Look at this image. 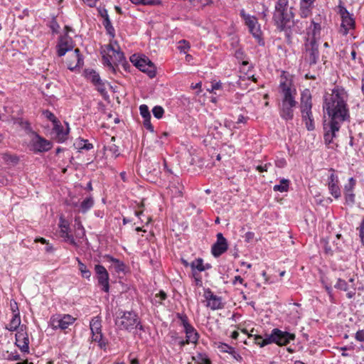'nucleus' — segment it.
<instances>
[{"instance_id": "1", "label": "nucleus", "mask_w": 364, "mask_h": 364, "mask_svg": "<svg viewBox=\"0 0 364 364\" xmlns=\"http://www.w3.org/2000/svg\"><path fill=\"white\" fill-rule=\"evenodd\" d=\"M323 108L330 117L331 122L341 124L350 118L347 94L341 87H334L331 94L325 96Z\"/></svg>"}, {"instance_id": "2", "label": "nucleus", "mask_w": 364, "mask_h": 364, "mask_svg": "<svg viewBox=\"0 0 364 364\" xmlns=\"http://www.w3.org/2000/svg\"><path fill=\"white\" fill-rule=\"evenodd\" d=\"M279 94L280 99L278 103V110L280 117L286 122L291 121L294 116V109L296 107V90L291 80L281 76Z\"/></svg>"}, {"instance_id": "3", "label": "nucleus", "mask_w": 364, "mask_h": 364, "mask_svg": "<svg viewBox=\"0 0 364 364\" xmlns=\"http://www.w3.org/2000/svg\"><path fill=\"white\" fill-rule=\"evenodd\" d=\"M293 8L289 5L288 0H277L273 13L272 20L278 31L284 33L289 39L294 26Z\"/></svg>"}, {"instance_id": "4", "label": "nucleus", "mask_w": 364, "mask_h": 364, "mask_svg": "<svg viewBox=\"0 0 364 364\" xmlns=\"http://www.w3.org/2000/svg\"><path fill=\"white\" fill-rule=\"evenodd\" d=\"M250 337H253L254 342L262 348L271 343H275L279 346H287L291 341L295 340L296 336L294 333L288 331L273 328L270 334H266L265 338L260 335H250Z\"/></svg>"}, {"instance_id": "5", "label": "nucleus", "mask_w": 364, "mask_h": 364, "mask_svg": "<svg viewBox=\"0 0 364 364\" xmlns=\"http://www.w3.org/2000/svg\"><path fill=\"white\" fill-rule=\"evenodd\" d=\"M115 325L119 330L131 331L133 329L144 331L138 315L132 311H119L115 318Z\"/></svg>"}, {"instance_id": "6", "label": "nucleus", "mask_w": 364, "mask_h": 364, "mask_svg": "<svg viewBox=\"0 0 364 364\" xmlns=\"http://www.w3.org/2000/svg\"><path fill=\"white\" fill-rule=\"evenodd\" d=\"M311 98L309 90L306 89L301 92L300 105L301 118L309 131H313L315 129Z\"/></svg>"}, {"instance_id": "7", "label": "nucleus", "mask_w": 364, "mask_h": 364, "mask_svg": "<svg viewBox=\"0 0 364 364\" xmlns=\"http://www.w3.org/2000/svg\"><path fill=\"white\" fill-rule=\"evenodd\" d=\"M130 61L134 66L139 68L143 73H147L151 77L156 75V68L154 64L145 55H139L134 54L130 57Z\"/></svg>"}, {"instance_id": "8", "label": "nucleus", "mask_w": 364, "mask_h": 364, "mask_svg": "<svg viewBox=\"0 0 364 364\" xmlns=\"http://www.w3.org/2000/svg\"><path fill=\"white\" fill-rule=\"evenodd\" d=\"M76 318L70 314H55L50 319V326L54 329L65 330L72 325Z\"/></svg>"}, {"instance_id": "9", "label": "nucleus", "mask_w": 364, "mask_h": 364, "mask_svg": "<svg viewBox=\"0 0 364 364\" xmlns=\"http://www.w3.org/2000/svg\"><path fill=\"white\" fill-rule=\"evenodd\" d=\"M320 53L318 50V44L316 40L311 39L305 44L304 59L310 66L316 65L319 60Z\"/></svg>"}, {"instance_id": "10", "label": "nucleus", "mask_w": 364, "mask_h": 364, "mask_svg": "<svg viewBox=\"0 0 364 364\" xmlns=\"http://www.w3.org/2000/svg\"><path fill=\"white\" fill-rule=\"evenodd\" d=\"M330 175L328 177L327 185L329 193L335 198L338 199L341 196V191L339 186V180L335 170H329Z\"/></svg>"}, {"instance_id": "11", "label": "nucleus", "mask_w": 364, "mask_h": 364, "mask_svg": "<svg viewBox=\"0 0 364 364\" xmlns=\"http://www.w3.org/2000/svg\"><path fill=\"white\" fill-rule=\"evenodd\" d=\"M95 272L98 284L102 287V290L105 292H108L109 290V277L107 270L104 266L101 264H96L95 266Z\"/></svg>"}, {"instance_id": "12", "label": "nucleus", "mask_w": 364, "mask_h": 364, "mask_svg": "<svg viewBox=\"0 0 364 364\" xmlns=\"http://www.w3.org/2000/svg\"><path fill=\"white\" fill-rule=\"evenodd\" d=\"M355 185V179L350 177L348 179V183H346L343 188L345 204L350 207H353L355 203V194L354 193Z\"/></svg>"}, {"instance_id": "13", "label": "nucleus", "mask_w": 364, "mask_h": 364, "mask_svg": "<svg viewBox=\"0 0 364 364\" xmlns=\"http://www.w3.org/2000/svg\"><path fill=\"white\" fill-rule=\"evenodd\" d=\"M203 296L207 301L206 306L211 310L215 311L224 308L222 297L215 295L210 289H205Z\"/></svg>"}, {"instance_id": "14", "label": "nucleus", "mask_w": 364, "mask_h": 364, "mask_svg": "<svg viewBox=\"0 0 364 364\" xmlns=\"http://www.w3.org/2000/svg\"><path fill=\"white\" fill-rule=\"evenodd\" d=\"M240 16L245 20V24L247 26L250 32L253 35V36L257 38H259L261 32L257 19L255 16L246 14L244 9L240 11Z\"/></svg>"}, {"instance_id": "15", "label": "nucleus", "mask_w": 364, "mask_h": 364, "mask_svg": "<svg viewBox=\"0 0 364 364\" xmlns=\"http://www.w3.org/2000/svg\"><path fill=\"white\" fill-rule=\"evenodd\" d=\"M31 149L36 152H43L50 150L52 144L50 141L36 134L31 141Z\"/></svg>"}, {"instance_id": "16", "label": "nucleus", "mask_w": 364, "mask_h": 364, "mask_svg": "<svg viewBox=\"0 0 364 364\" xmlns=\"http://www.w3.org/2000/svg\"><path fill=\"white\" fill-rule=\"evenodd\" d=\"M216 237L217 240L211 247V252L215 257H218L227 251L228 244L221 232H218Z\"/></svg>"}, {"instance_id": "17", "label": "nucleus", "mask_w": 364, "mask_h": 364, "mask_svg": "<svg viewBox=\"0 0 364 364\" xmlns=\"http://www.w3.org/2000/svg\"><path fill=\"white\" fill-rule=\"evenodd\" d=\"M112 58L106 55H102L103 64L107 66L113 72H115V65L117 63H122L124 60V53L119 49H117L114 53H112Z\"/></svg>"}, {"instance_id": "18", "label": "nucleus", "mask_w": 364, "mask_h": 364, "mask_svg": "<svg viewBox=\"0 0 364 364\" xmlns=\"http://www.w3.org/2000/svg\"><path fill=\"white\" fill-rule=\"evenodd\" d=\"M67 65L68 68L71 71L75 70L76 68H80L83 65V58L78 48L75 49L70 58L67 61Z\"/></svg>"}, {"instance_id": "19", "label": "nucleus", "mask_w": 364, "mask_h": 364, "mask_svg": "<svg viewBox=\"0 0 364 364\" xmlns=\"http://www.w3.org/2000/svg\"><path fill=\"white\" fill-rule=\"evenodd\" d=\"M16 344L23 353H28L29 350V339L27 333L23 331L16 334Z\"/></svg>"}, {"instance_id": "20", "label": "nucleus", "mask_w": 364, "mask_h": 364, "mask_svg": "<svg viewBox=\"0 0 364 364\" xmlns=\"http://www.w3.org/2000/svg\"><path fill=\"white\" fill-rule=\"evenodd\" d=\"M59 227L60 228V236L64 238L65 240L69 241L70 244L76 245V242L73 237L69 234V223L62 217L60 218Z\"/></svg>"}, {"instance_id": "21", "label": "nucleus", "mask_w": 364, "mask_h": 364, "mask_svg": "<svg viewBox=\"0 0 364 364\" xmlns=\"http://www.w3.org/2000/svg\"><path fill=\"white\" fill-rule=\"evenodd\" d=\"M341 21L340 32L343 36H346L350 29L355 28V20L353 18V14L343 16V18H341Z\"/></svg>"}, {"instance_id": "22", "label": "nucleus", "mask_w": 364, "mask_h": 364, "mask_svg": "<svg viewBox=\"0 0 364 364\" xmlns=\"http://www.w3.org/2000/svg\"><path fill=\"white\" fill-rule=\"evenodd\" d=\"M328 127L329 129L326 131L323 136L324 141L326 144H329L333 141L336 132H338L341 128V124L329 122Z\"/></svg>"}, {"instance_id": "23", "label": "nucleus", "mask_w": 364, "mask_h": 364, "mask_svg": "<svg viewBox=\"0 0 364 364\" xmlns=\"http://www.w3.org/2000/svg\"><path fill=\"white\" fill-rule=\"evenodd\" d=\"M105 258H107L109 262L112 263V267L117 273H124L126 272L127 267L123 262L110 255H106Z\"/></svg>"}, {"instance_id": "24", "label": "nucleus", "mask_w": 364, "mask_h": 364, "mask_svg": "<svg viewBox=\"0 0 364 364\" xmlns=\"http://www.w3.org/2000/svg\"><path fill=\"white\" fill-rule=\"evenodd\" d=\"M169 190L173 197L180 198L183 196L184 186L178 180H177L176 181H173L171 183L169 186Z\"/></svg>"}, {"instance_id": "25", "label": "nucleus", "mask_w": 364, "mask_h": 364, "mask_svg": "<svg viewBox=\"0 0 364 364\" xmlns=\"http://www.w3.org/2000/svg\"><path fill=\"white\" fill-rule=\"evenodd\" d=\"M58 48V56L61 57L65 55V53L70 50L73 48L71 43H70V41L67 38L65 39H60L59 43L57 46Z\"/></svg>"}, {"instance_id": "26", "label": "nucleus", "mask_w": 364, "mask_h": 364, "mask_svg": "<svg viewBox=\"0 0 364 364\" xmlns=\"http://www.w3.org/2000/svg\"><path fill=\"white\" fill-rule=\"evenodd\" d=\"M190 267L192 269V272H196V271L198 272H203L206 269H208L211 268V265L210 264H203V260L201 258H198L195 260H193L191 264Z\"/></svg>"}, {"instance_id": "27", "label": "nucleus", "mask_w": 364, "mask_h": 364, "mask_svg": "<svg viewBox=\"0 0 364 364\" xmlns=\"http://www.w3.org/2000/svg\"><path fill=\"white\" fill-rule=\"evenodd\" d=\"M186 338L191 343H196L199 338V334L196 328L191 325L184 328Z\"/></svg>"}, {"instance_id": "28", "label": "nucleus", "mask_w": 364, "mask_h": 364, "mask_svg": "<svg viewBox=\"0 0 364 364\" xmlns=\"http://www.w3.org/2000/svg\"><path fill=\"white\" fill-rule=\"evenodd\" d=\"M21 324V317L19 312L14 314L9 323L6 326V329L9 331H16Z\"/></svg>"}, {"instance_id": "29", "label": "nucleus", "mask_w": 364, "mask_h": 364, "mask_svg": "<svg viewBox=\"0 0 364 364\" xmlns=\"http://www.w3.org/2000/svg\"><path fill=\"white\" fill-rule=\"evenodd\" d=\"M85 76L94 85L102 80L99 73L92 69H86L85 70Z\"/></svg>"}, {"instance_id": "30", "label": "nucleus", "mask_w": 364, "mask_h": 364, "mask_svg": "<svg viewBox=\"0 0 364 364\" xmlns=\"http://www.w3.org/2000/svg\"><path fill=\"white\" fill-rule=\"evenodd\" d=\"M94 205V199L92 196L85 198L80 205V212L82 213H86L90 210Z\"/></svg>"}, {"instance_id": "31", "label": "nucleus", "mask_w": 364, "mask_h": 364, "mask_svg": "<svg viewBox=\"0 0 364 364\" xmlns=\"http://www.w3.org/2000/svg\"><path fill=\"white\" fill-rule=\"evenodd\" d=\"M91 333H97L102 332V324L100 316H95L92 318L90 323Z\"/></svg>"}, {"instance_id": "32", "label": "nucleus", "mask_w": 364, "mask_h": 364, "mask_svg": "<svg viewBox=\"0 0 364 364\" xmlns=\"http://www.w3.org/2000/svg\"><path fill=\"white\" fill-rule=\"evenodd\" d=\"M53 130L56 134L58 138L60 141H64L66 139V136L68 134L69 129L67 128L65 131H64L63 127L61 126L60 122H58L54 124Z\"/></svg>"}, {"instance_id": "33", "label": "nucleus", "mask_w": 364, "mask_h": 364, "mask_svg": "<svg viewBox=\"0 0 364 364\" xmlns=\"http://www.w3.org/2000/svg\"><path fill=\"white\" fill-rule=\"evenodd\" d=\"M321 31V26L318 23L311 21V24L308 28V34L312 36V39L316 40L317 36H319Z\"/></svg>"}, {"instance_id": "34", "label": "nucleus", "mask_w": 364, "mask_h": 364, "mask_svg": "<svg viewBox=\"0 0 364 364\" xmlns=\"http://www.w3.org/2000/svg\"><path fill=\"white\" fill-rule=\"evenodd\" d=\"M76 260L77 261L79 271L80 272L81 276L83 278L90 279L92 274L91 272L87 268V266L85 264H83L78 257L76 258Z\"/></svg>"}, {"instance_id": "35", "label": "nucleus", "mask_w": 364, "mask_h": 364, "mask_svg": "<svg viewBox=\"0 0 364 364\" xmlns=\"http://www.w3.org/2000/svg\"><path fill=\"white\" fill-rule=\"evenodd\" d=\"M289 181L288 179L282 178L279 184L274 185L273 190L281 193L286 192L289 189Z\"/></svg>"}, {"instance_id": "36", "label": "nucleus", "mask_w": 364, "mask_h": 364, "mask_svg": "<svg viewBox=\"0 0 364 364\" xmlns=\"http://www.w3.org/2000/svg\"><path fill=\"white\" fill-rule=\"evenodd\" d=\"M92 340L94 342H97L101 349H105L106 348L107 342L104 340L102 332L92 334Z\"/></svg>"}, {"instance_id": "37", "label": "nucleus", "mask_w": 364, "mask_h": 364, "mask_svg": "<svg viewBox=\"0 0 364 364\" xmlns=\"http://www.w3.org/2000/svg\"><path fill=\"white\" fill-rule=\"evenodd\" d=\"M312 4H306V2L301 1L300 6V15L303 18H306L310 12Z\"/></svg>"}, {"instance_id": "38", "label": "nucleus", "mask_w": 364, "mask_h": 364, "mask_svg": "<svg viewBox=\"0 0 364 364\" xmlns=\"http://www.w3.org/2000/svg\"><path fill=\"white\" fill-rule=\"evenodd\" d=\"M167 297L166 294L164 291H160L159 293L156 294L151 301L155 305H161L164 300Z\"/></svg>"}, {"instance_id": "39", "label": "nucleus", "mask_w": 364, "mask_h": 364, "mask_svg": "<svg viewBox=\"0 0 364 364\" xmlns=\"http://www.w3.org/2000/svg\"><path fill=\"white\" fill-rule=\"evenodd\" d=\"M79 149L90 150L93 148V145L88 142L86 139H80L75 144Z\"/></svg>"}, {"instance_id": "40", "label": "nucleus", "mask_w": 364, "mask_h": 364, "mask_svg": "<svg viewBox=\"0 0 364 364\" xmlns=\"http://www.w3.org/2000/svg\"><path fill=\"white\" fill-rule=\"evenodd\" d=\"M135 4H144V5H159L161 4V0H130Z\"/></svg>"}, {"instance_id": "41", "label": "nucleus", "mask_w": 364, "mask_h": 364, "mask_svg": "<svg viewBox=\"0 0 364 364\" xmlns=\"http://www.w3.org/2000/svg\"><path fill=\"white\" fill-rule=\"evenodd\" d=\"M116 50L117 49L114 47V45L112 43H110L105 46V48L102 51V55H106L107 56H109L111 58H112V55H111V54L114 53Z\"/></svg>"}, {"instance_id": "42", "label": "nucleus", "mask_w": 364, "mask_h": 364, "mask_svg": "<svg viewBox=\"0 0 364 364\" xmlns=\"http://www.w3.org/2000/svg\"><path fill=\"white\" fill-rule=\"evenodd\" d=\"M106 149L107 151H109L112 156H113L114 158H117V156H119V147L115 145L114 144H111L109 145H108L107 147H106Z\"/></svg>"}, {"instance_id": "43", "label": "nucleus", "mask_w": 364, "mask_h": 364, "mask_svg": "<svg viewBox=\"0 0 364 364\" xmlns=\"http://www.w3.org/2000/svg\"><path fill=\"white\" fill-rule=\"evenodd\" d=\"M335 288L347 291L348 290V283L341 279H338L336 284H335Z\"/></svg>"}, {"instance_id": "44", "label": "nucleus", "mask_w": 364, "mask_h": 364, "mask_svg": "<svg viewBox=\"0 0 364 364\" xmlns=\"http://www.w3.org/2000/svg\"><path fill=\"white\" fill-rule=\"evenodd\" d=\"M140 114L143 119L151 118V114L149 107L146 105H141L139 107Z\"/></svg>"}, {"instance_id": "45", "label": "nucleus", "mask_w": 364, "mask_h": 364, "mask_svg": "<svg viewBox=\"0 0 364 364\" xmlns=\"http://www.w3.org/2000/svg\"><path fill=\"white\" fill-rule=\"evenodd\" d=\"M176 316L181 321V325L184 328L191 326L188 322V316L185 314L178 313Z\"/></svg>"}, {"instance_id": "46", "label": "nucleus", "mask_w": 364, "mask_h": 364, "mask_svg": "<svg viewBox=\"0 0 364 364\" xmlns=\"http://www.w3.org/2000/svg\"><path fill=\"white\" fill-rule=\"evenodd\" d=\"M152 113L156 119H161L164 115V109L161 106H155L152 109Z\"/></svg>"}, {"instance_id": "47", "label": "nucleus", "mask_w": 364, "mask_h": 364, "mask_svg": "<svg viewBox=\"0 0 364 364\" xmlns=\"http://www.w3.org/2000/svg\"><path fill=\"white\" fill-rule=\"evenodd\" d=\"M218 348L220 349V350L221 352L228 353L229 354H230L232 353V351L235 349L232 346H230L226 343H220L218 346Z\"/></svg>"}, {"instance_id": "48", "label": "nucleus", "mask_w": 364, "mask_h": 364, "mask_svg": "<svg viewBox=\"0 0 364 364\" xmlns=\"http://www.w3.org/2000/svg\"><path fill=\"white\" fill-rule=\"evenodd\" d=\"M95 86L96 87L97 90L101 95H104L107 94L105 84L102 80H101L100 82H99L98 83L95 85Z\"/></svg>"}, {"instance_id": "49", "label": "nucleus", "mask_w": 364, "mask_h": 364, "mask_svg": "<svg viewBox=\"0 0 364 364\" xmlns=\"http://www.w3.org/2000/svg\"><path fill=\"white\" fill-rule=\"evenodd\" d=\"M50 28H51L53 33H58L60 28V26L58 23L55 18H53L50 22Z\"/></svg>"}, {"instance_id": "50", "label": "nucleus", "mask_w": 364, "mask_h": 364, "mask_svg": "<svg viewBox=\"0 0 364 364\" xmlns=\"http://www.w3.org/2000/svg\"><path fill=\"white\" fill-rule=\"evenodd\" d=\"M44 114L46 115V117L49 119L50 120L51 122H53V124L59 122L58 120H57L55 116L52 113L50 112V111L48 110H46L45 112H44Z\"/></svg>"}, {"instance_id": "51", "label": "nucleus", "mask_w": 364, "mask_h": 364, "mask_svg": "<svg viewBox=\"0 0 364 364\" xmlns=\"http://www.w3.org/2000/svg\"><path fill=\"white\" fill-rule=\"evenodd\" d=\"M338 13L341 16V18H343V16H348L350 15V14L348 11V10L346 9V7H344L342 4H341V2L340 3V4L338 5Z\"/></svg>"}, {"instance_id": "52", "label": "nucleus", "mask_w": 364, "mask_h": 364, "mask_svg": "<svg viewBox=\"0 0 364 364\" xmlns=\"http://www.w3.org/2000/svg\"><path fill=\"white\" fill-rule=\"evenodd\" d=\"M75 223H76V225H77V234L79 235H85V229L82 225V223H80V221L79 220L78 218H75Z\"/></svg>"}, {"instance_id": "53", "label": "nucleus", "mask_w": 364, "mask_h": 364, "mask_svg": "<svg viewBox=\"0 0 364 364\" xmlns=\"http://www.w3.org/2000/svg\"><path fill=\"white\" fill-rule=\"evenodd\" d=\"M144 126L146 127V129L149 131L153 132H154V127L151 124V118H146L144 119Z\"/></svg>"}, {"instance_id": "54", "label": "nucleus", "mask_w": 364, "mask_h": 364, "mask_svg": "<svg viewBox=\"0 0 364 364\" xmlns=\"http://www.w3.org/2000/svg\"><path fill=\"white\" fill-rule=\"evenodd\" d=\"M355 338L360 342H364V330H359L355 335Z\"/></svg>"}, {"instance_id": "55", "label": "nucleus", "mask_w": 364, "mask_h": 364, "mask_svg": "<svg viewBox=\"0 0 364 364\" xmlns=\"http://www.w3.org/2000/svg\"><path fill=\"white\" fill-rule=\"evenodd\" d=\"M275 165L277 167L284 168L287 165V161L284 158L277 159L275 161Z\"/></svg>"}, {"instance_id": "56", "label": "nucleus", "mask_w": 364, "mask_h": 364, "mask_svg": "<svg viewBox=\"0 0 364 364\" xmlns=\"http://www.w3.org/2000/svg\"><path fill=\"white\" fill-rule=\"evenodd\" d=\"M272 166L270 163H267L264 165H259L256 167V169L259 172L267 171L268 168Z\"/></svg>"}, {"instance_id": "57", "label": "nucleus", "mask_w": 364, "mask_h": 364, "mask_svg": "<svg viewBox=\"0 0 364 364\" xmlns=\"http://www.w3.org/2000/svg\"><path fill=\"white\" fill-rule=\"evenodd\" d=\"M359 236L361 239L363 244L364 245V218L359 227Z\"/></svg>"}, {"instance_id": "58", "label": "nucleus", "mask_w": 364, "mask_h": 364, "mask_svg": "<svg viewBox=\"0 0 364 364\" xmlns=\"http://www.w3.org/2000/svg\"><path fill=\"white\" fill-rule=\"evenodd\" d=\"M193 275L194 277L196 286L201 287L203 285V282H202L201 277L200 276H198L197 272H193Z\"/></svg>"}, {"instance_id": "59", "label": "nucleus", "mask_w": 364, "mask_h": 364, "mask_svg": "<svg viewBox=\"0 0 364 364\" xmlns=\"http://www.w3.org/2000/svg\"><path fill=\"white\" fill-rule=\"evenodd\" d=\"M102 16L104 17L102 24L105 26V28H106L109 26H111L112 25L111 21H110V20L109 18V16L106 11H105V14L102 15Z\"/></svg>"}, {"instance_id": "60", "label": "nucleus", "mask_w": 364, "mask_h": 364, "mask_svg": "<svg viewBox=\"0 0 364 364\" xmlns=\"http://www.w3.org/2000/svg\"><path fill=\"white\" fill-rule=\"evenodd\" d=\"M232 357L237 361L241 362L242 360V356L235 349L230 353Z\"/></svg>"}, {"instance_id": "61", "label": "nucleus", "mask_w": 364, "mask_h": 364, "mask_svg": "<svg viewBox=\"0 0 364 364\" xmlns=\"http://www.w3.org/2000/svg\"><path fill=\"white\" fill-rule=\"evenodd\" d=\"M105 29L107 31V34H109L112 38L114 37L115 31H114V28L112 26V25L106 27Z\"/></svg>"}, {"instance_id": "62", "label": "nucleus", "mask_w": 364, "mask_h": 364, "mask_svg": "<svg viewBox=\"0 0 364 364\" xmlns=\"http://www.w3.org/2000/svg\"><path fill=\"white\" fill-rule=\"evenodd\" d=\"M243 279L240 276H235L234 279L232 280V284L237 285V284H243Z\"/></svg>"}, {"instance_id": "63", "label": "nucleus", "mask_w": 364, "mask_h": 364, "mask_svg": "<svg viewBox=\"0 0 364 364\" xmlns=\"http://www.w3.org/2000/svg\"><path fill=\"white\" fill-rule=\"evenodd\" d=\"M200 364H211L209 358L205 355H200Z\"/></svg>"}, {"instance_id": "64", "label": "nucleus", "mask_w": 364, "mask_h": 364, "mask_svg": "<svg viewBox=\"0 0 364 364\" xmlns=\"http://www.w3.org/2000/svg\"><path fill=\"white\" fill-rule=\"evenodd\" d=\"M351 287L353 288V291H349L346 294V296L348 299L353 298L355 294V287L354 284H352Z\"/></svg>"}]
</instances>
